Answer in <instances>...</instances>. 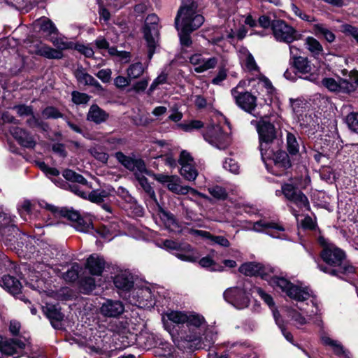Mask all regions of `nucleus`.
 <instances>
[{
    "label": "nucleus",
    "mask_w": 358,
    "mask_h": 358,
    "mask_svg": "<svg viewBox=\"0 0 358 358\" xmlns=\"http://www.w3.org/2000/svg\"><path fill=\"white\" fill-rule=\"evenodd\" d=\"M251 124L255 125L259 139V149L262 159L267 170L275 176H282L290 167L287 154L282 151L274 152L271 148L273 141L277 137L275 126L267 119L252 120Z\"/></svg>",
    "instance_id": "f257e3e1"
},
{
    "label": "nucleus",
    "mask_w": 358,
    "mask_h": 358,
    "mask_svg": "<svg viewBox=\"0 0 358 358\" xmlns=\"http://www.w3.org/2000/svg\"><path fill=\"white\" fill-rule=\"evenodd\" d=\"M239 271L245 275H261L274 289L286 293L291 299L301 301L308 299L310 296V293L307 289H303L292 284L284 277L266 273L264 268L260 264L255 262L245 263L239 267Z\"/></svg>",
    "instance_id": "f03ea898"
},
{
    "label": "nucleus",
    "mask_w": 358,
    "mask_h": 358,
    "mask_svg": "<svg viewBox=\"0 0 358 358\" xmlns=\"http://www.w3.org/2000/svg\"><path fill=\"white\" fill-rule=\"evenodd\" d=\"M320 243L324 248L321 252L322 260L329 266L318 264L319 269L331 275L340 276L341 274L348 275L355 272V268L345 263V253L332 243H327L324 238H320Z\"/></svg>",
    "instance_id": "7ed1b4c3"
},
{
    "label": "nucleus",
    "mask_w": 358,
    "mask_h": 358,
    "mask_svg": "<svg viewBox=\"0 0 358 358\" xmlns=\"http://www.w3.org/2000/svg\"><path fill=\"white\" fill-rule=\"evenodd\" d=\"M194 3L189 6H182L178 10L176 17V27L179 31L180 43L182 45L189 46L192 43L190 33L200 27L204 17L196 14Z\"/></svg>",
    "instance_id": "20e7f679"
},
{
    "label": "nucleus",
    "mask_w": 358,
    "mask_h": 358,
    "mask_svg": "<svg viewBox=\"0 0 358 358\" xmlns=\"http://www.w3.org/2000/svg\"><path fill=\"white\" fill-rule=\"evenodd\" d=\"M40 355L37 348H33L25 338H6L0 336V358H38Z\"/></svg>",
    "instance_id": "39448f33"
},
{
    "label": "nucleus",
    "mask_w": 358,
    "mask_h": 358,
    "mask_svg": "<svg viewBox=\"0 0 358 358\" xmlns=\"http://www.w3.org/2000/svg\"><path fill=\"white\" fill-rule=\"evenodd\" d=\"M298 287L303 289L306 288L310 293V297L308 299H306V301H308L311 298L310 301L311 303L312 310H308L307 308L309 306L308 303H301L300 306H296V308H287V313L288 317L290 319L291 322L295 327H296L297 328H301L303 325L307 324L310 320L313 319L314 316H316L315 319L314 320V322L319 325L321 320L320 317L317 316L318 315L320 310L316 299L313 296L311 290L309 289L308 287L301 286ZM293 299L294 300V299ZM304 301H306V300L301 301H298V302L301 303H303Z\"/></svg>",
    "instance_id": "423d86ee"
},
{
    "label": "nucleus",
    "mask_w": 358,
    "mask_h": 358,
    "mask_svg": "<svg viewBox=\"0 0 358 358\" xmlns=\"http://www.w3.org/2000/svg\"><path fill=\"white\" fill-rule=\"evenodd\" d=\"M187 316L185 324L191 333L186 336L185 340L187 342L195 343L196 348L210 347L214 343V336L212 334L210 340L206 336L205 341L201 337V333L205 327L204 317L195 313H187Z\"/></svg>",
    "instance_id": "0eeeda50"
},
{
    "label": "nucleus",
    "mask_w": 358,
    "mask_h": 358,
    "mask_svg": "<svg viewBox=\"0 0 358 358\" xmlns=\"http://www.w3.org/2000/svg\"><path fill=\"white\" fill-rule=\"evenodd\" d=\"M243 230L264 233L274 238L291 241L286 229L279 223L259 220L256 222L243 221L240 225Z\"/></svg>",
    "instance_id": "6e6552de"
},
{
    "label": "nucleus",
    "mask_w": 358,
    "mask_h": 358,
    "mask_svg": "<svg viewBox=\"0 0 358 358\" xmlns=\"http://www.w3.org/2000/svg\"><path fill=\"white\" fill-rule=\"evenodd\" d=\"M45 208L48 212V216L50 219L52 217L59 218L62 216L75 222V228L78 231L87 233L92 228V224L90 222H85L83 219L80 218L78 213L75 210L66 208L58 210L56 207L47 203L45 206Z\"/></svg>",
    "instance_id": "1a4fd4ad"
},
{
    "label": "nucleus",
    "mask_w": 358,
    "mask_h": 358,
    "mask_svg": "<svg viewBox=\"0 0 358 358\" xmlns=\"http://www.w3.org/2000/svg\"><path fill=\"white\" fill-rule=\"evenodd\" d=\"M128 301L141 308H150L155 305V299L151 289L148 287H136L129 291Z\"/></svg>",
    "instance_id": "9d476101"
},
{
    "label": "nucleus",
    "mask_w": 358,
    "mask_h": 358,
    "mask_svg": "<svg viewBox=\"0 0 358 358\" xmlns=\"http://www.w3.org/2000/svg\"><path fill=\"white\" fill-rule=\"evenodd\" d=\"M158 21L159 18L155 14L149 15L145 19L143 32L148 47V58L150 59H151L154 54L158 40Z\"/></svg>",
    "instance_id": "9b49d317"
},
{
    "label": "nucleus",
    "mask_w": 358,
    "mask_h": 358,
    "mask_svg": "<svg viewBox=\"0 0 358 358\" xmlns=\"http://www.w3.org/2000/svg\"><path fill=\"white\" fill-rule=\"evenodd\" d=\"M231 94L236 105L245 111L252 113L257 106V98L249 92L242 89V82L231 90Z\"/></svg>",
    "instance_id": "f8f14e48"
},
{
    "label": "nucleus",
    "mask_w": 358,
    "mask_h": 358,
    "mask_svg": "<svg viewBox=\"0 0 358 358\" xmlns=\"http://www.w3.org/2000/svg\"><path fill=\"white\" fill-rule=\"evenodd\" d=\"M203 137L210 145L219 150L226 149L231 142L229 136L224 133L218 124L208 126Z\"/></svg>",
    "instance_id": "ddd939ff"
},
{
    "label": "nucleus",
    "mask_w": 358,
    "mask_h": 358,
    "mask_svg": "<svg viewBox=\"0 0 358 358\" xmlns=\"http://www.w3.org/2000/svg\"><path fill=\"white\" fill-rule=\"evenodd\" d=\"M271 28L273 36L278 41L291 43L299 38L296 29L283 20H274Z\"/></svg>",
    "instance_id": "4468645a"
},
{
    "label": "nucleus",
    "mask_w": 358,
    "mask_h": 358,
    "mask_svg": "<svg viewBox=\"0 0 358 358\" xmlns=\"http://www.w3.org/2000/svg\"><path fill=\"white\" fill-rule=\"evenodd\" d=\"M163 245L166 249L178 251L176 253V256L182 261L193 262L199 258V254L189 244H181L171 240H166Z\"/></svg>",
    "instance_id": "2eb2a0df"
},
{
    "label": "nucleus",
    "mask_w": 358,
    "mask_h": 358,
    "mask_svg": "<svg viewBox=\"0 0 358 358\" xmlns=\"http://www.w3.org/2000/svg\"><path fill=\"white\" fill-rule=\"evenodd\" d=\"M281 192L287 199L295 204L301 210H309L310 205L308 198L292 185L284 184L282 186Z\"/></svg>",
    "instance_id": "dca6fc26"
},
{
    "label": "nucleus",
    "mask_w": 358,
    "mask_h": 358,
    "mask_svg": "<svg viewBox=\"0 0 358 358\" xmlns=\"http://www.w3.org/2000/svg\"><path fill=\"white\" fill-rule=\"evenodd\" d=\"M224 297L227 302L238 309H243L248 307L250 302L248 294L239 287L227 289L224 292Z\"/></svg>",
    "instance_id": "f3484780"
},
{
    "label": "nucleus",
    "mask_w": 358,
    "mask_h": 358,
    "mask_svg": "<svg viewBox=\"0 0 358 358\" xmlns=\"http://www.w3.org/2000/svg\"><path fill=\"white\" fill-rule=\"evenodd\" d=\"M178 162L181 166V176L187 180L194 181L198 176V172L194 166V159L190 153L186 150H182L180 152Z\"/></svg>",
    "instance_id": "a211bd4d"
},
{
    "label": "nucleus",
    "mask_w": 358,
    "mask_h": 358,
    "mask_svg": "<svg viewBox=\"0 0 358 358\" xmlns=\"http://www.w3.org/2000/svg\"><path fill=\"white\" fill-rule=\"evenodd\" d=\"M154 178L159 182L165 185L167 189L171 192L179 194L186 195L187 188L181 185V179L176 175H166L158 173L154 176Z\"/></svg>",
    "instance_id": "6ab92c4d"
},
{
    "label": "nucleus",
    "mask_w": 358,
    "mask_h": 358,
    "mask_svg": "<svg viewBox=\"0 0 358 358\" xmlns=\"http://www.w3.org/2000/svg\"><path fill=\"white\" fill-rule=\"evenodd\" d=\"M34 269L37 270L38 273H41V276L43 278H39L38 275H29V280L27 282V285L32 288L33 289L37 290L39 292H46L48 287L46 286V282L44 281L43 278L46 277L45 272L48 274L51 273V271H54L53 268L48 265H44L41 264H38Z\"/></svg>",
    "instance_id": "aec40b11"
},
{
    "label": "nucleus",
    "mask_w": 358,
    "mask_h": 358,
    "mask_svg": "<svg viewBox=\"0 0 358 358\" xmlns=\"http://www.w3.org/2000/svg\"><path fill=\"white\" fill-rule=\"evenodd\" d=\"M29 52L49 59H59L63 57V53L41 41L30 45Z\"/></svg>",
    "instance_id": "412c9836"
},
{
    "label": "nucleus",
    "mask_w": 358,
    "mask_h": 358,
    "mask_svg": "<svg viewBox=\"0 0 358 358\" xmlns=\"http://www.w3.org/2000/svg\"><path fill=\"white\" fill-rule=\"evenodd\" d=\"M189 62L194 66L195 72L203 73L214 69L217 64V59L215 57L205 58L201 54L196 53L189 57Z\"/></svg>",
    "instance_id": "4be33fe9"
},
{
    "label": "nucleus",
    "mask_w": 358,
    "mask_h": 358,
    "mask_svg": "<svg viewBox=\"0 0 358 358\" xmlns=\"http://www.w3.org/2000/svg\"><path fill=\"white\" fill-rule=\"evenodd\" d=\"M115 157L126 169L134 171L136 173H144L146 168L144 162L141 159H134L126 156L122 152L115 153Z\"/></svg>",
    "instance_id": "5701e85b"
},
{
    "label": "nucleus",
    "mask_w": 358,
    "mask_h": 358,
    "mask_svg": "<svg viewBox=\"0 0 358 358\" xmlns=\"http://www.w3.org/2000/svg\"><path fill=\"white\" fill-rule=\"evenodd\" d=\"M187 312L178 310H168L162 316L164 328L171 333L172 330L171 323L180 325L185 324L187 316Z\"/></svg>",
    "instance_id": "b1692460"
},
{
    "label": "nucleus",
    "mask_w": 358,
    "mask_h": 358,
    "mask_svg": "<svg viewBox=\"0 0 358 358\" xmlns=\"http://www.w3.org/2000/svg\"><path fill=\"white\" fill-rule=\"evenodd\" d=\"M124 310L122 303L120 301L107 300L101 308V313L106 317H115L121 315Z\"/></svg>",
    "instance_id": "393cba45"
},
{
    "label": "nucleus",
    "mask_w": 358,
    "mask_h": 358,
    "mask_svg": "<svg viewBox=\"0 0 358 358\" xmlns=\"http://www.w3.org/2000/svg\"><path fill=\"white\" fill-rule=\"evenodd\" d=\"M42 310L45 315L49 319L52 326L57 329L59 327V322L63 320L64 315L57 308L55 305L46 303L42 306Z\"/></svg>",
    "instance_id": "a878e982"
},
{
    "label": "nucleus",
    "mask_w": 358,
    "mask_h": 358,
    "mask_svg": "<svg viewBox=\"0 0 358 358\" xmlns=\"http://www.w3.org/2000/svg\"><path fill=\"white\" fill-rule=\"evenodd\" d=\"M86 267L92 275H101L105 267V261L99 255L93 254L87 258Z\"/></svg>",
    "instance_id": "bb28decb"
},
{
    "label": "nucleus",
    "mask_w": 358,
    "mask_h": 358,
    "mask_svg": "<svg viewBox=\"0 0 358 358\" xmlns=\"http://www.w3.org/2000/svg\"><path fill=\"white\" fill-rule=\"evenodd\" d=\"M10 133L23 147L32 148L35 146L36 142L33 137L23 129L14 127L10 129Z\"/></svg>",
    "instance_id": "cd10ccee"
},
{
    "label": "nucleus",
    "mask_w": 358,
    "mask_h": 358,
    "mask_svg": "<svg viewBox=\"0 0 358 358\" xmlns=\"http://www.w3.org/2000/svg\"><path fill=\"white\" fill-rule=\"evenodd\" d=\"M156 223L171 231H176L178 228L173 215L162 210L159 211L158 217L156 218Z\"/></svg>",
    "instance_id": "c85d7f7f"
},
{
    "label": "nucleus",
    "mask_w": 358,
    "mask_h": 358,
    "mask_svg": "<svg viewBox=\"0 0 358 358\" xmlns=\"http://www.w3.org/2000/svg\"><path fill=\"white\" fill-rule=\"evenodd\" d=\"M156 223L171 231H176L178 228L173 215L162 210L159 211L158 217L156 218Z\"/></svg>",
    "instance_id": "c756f323"
},
{
    "label": "nucleus",
    "mask_w": 358,
    "mask_h": 358,
    "mask_svg": "<svg viewBox=\"0 0 358 358\" xmlns=\"http://www.w3.org/2000/svg\"><path fill=\"white\" fill-rule=\"evenodd\" d=\"M75 76L78 82L85 85L94 86L99 90H102V86L91 75L87 73L82 66H78L75 71Z\"/></svg>",
    "instance_id": "7c9ffc66"
},
{
    "label": "nucleus",
    "mask_w": 358,
    "mask_h": 358,
    "mask_svg": "<svg viewBox=\"0 0 358 358\" xmlns=\"http://www.w3.org/2000/svg\"><path fill=\"white\" fill-rule=\"evenodd\" d=\"M1 285L14 296L20 294L22 289V285L20 282L15 277L9 275H4L2 278Z\"/></svg>",
    "instance_id": "2f4dec72"
},
{
    "label": "nucleus",
    "mask_w": 358,
    "mask_h": 358,
    "mask_svg": "<svg viewBox=\"0 0 358 358\" xmlns=\"http://www.w3.org/2000/svg\"><path fill=\"white\" fill-rule=\"evenodd\" d=\"M238 57L241 61V64L248 71H257L258 69V66L255 62V60L252 55V54L249 52V50L245 48H241L238 50Z\"/></svg>",
    "instance_id": "473e14b6"
},
{
    "label": "nucleus",
    "mask_w": 358,
    "mask_h": 358,
    "mask_svg": "<svg viewBox=\"0 0 358 358\" xmlns=\"http://www.w3.org/2000/svg\"><path fill=\"white\" fill-rule=\"evenodd\" d=\"M108 118V114L96 104L90 106L87 115V120L96 124L104 122Z\"/></svg>",
    "instance_id": "72a5a7b5"
},
{
    "label": "nucleus",
    "mask_w": 358,
    "mask_h": 358,
    "mask_svg": "<svg viewBox=\"0 0 358 358\" xmlns=\"http://www.w3.org/2000/svg\"><path fill=\"white\" fill-rule=\"evenodd\" d=\"M114 189L110 187H106L104 189H99L92 191L88 194V199L94 203H101L105 199L109 197L113 193Z\"/></svg>",
    "instance_id": "f704fd0d"
},
{
    "label": "nucleus",
    "mask_w": 358,
    "mask_h": 358,
    "mask_svg": "<svg viewBox=\"0 0 358 358\" xmlns=\"http://www.w3.org/2000/svg\"><path fill=\"white\" fill-rule=\"evenodd\" d=\"M34 26L36 28H38L40 31L48 35H50L57 31V28L53 22L45 17H43L37 20L34 22Z\"/></svg>",
    "instance_id": "c9c22d12"
},
{
    "label": "nucleus",
    "mask_w": 358,
    "mask_h": 358,
    "mask_svg": "<svg viewBox=\"0 0 358 358\" xmlns=\"http://www.w3.org/2000/svg\"><path fill=\"white\" fill-rule=\"evenodd\" d=\"M306 48L315 57H317L323 53V48L320 43L312 36H308L305 40Z\"/></svg>",
    "instance_id": "e433bc0d"
},
{
    "label": "nucleus",
    "mask_w": 358,
    "mask_h": 358,
    "mask_svg": "<svg viewBox=\"0 0 358 358\" xmlns=\"http://www.w3.org/2000/svg\"><path fill=\"white\" fill-rule=\"evenodd\" d=\"M294 66L299 73L306 74L311 71L312 66L307 57H294Z\"/></svg>",
    "instance_id": "4c0bfd02"
},
{
    "label": "nucleus",
    "mask_w": 358,
    "mask_h": 358,
    "mask_svg": "<svg viewBox=\"0 0 358 358\" xmlns=\"http://www.w3.org/2000/svg\"><path fill=\"white\" fill-rule=\"evenodd\" d=\"M115 287L122 290H129L133 287L131 277L126 273H121L115 276L114 279Z\"/></svg>",
    "instance_id": "58836bf2"
},
{
    "label": "nucleus",
    "mask_w": 358,
    "mask_h": 358,
    "mask_svg": "<svg viewBox=\"0 0 358 358\" xmlns=\"http://www.w3.org/2000/svg\"><path fill=\"white\" fill-rule=\"evenodd\" d=\"M321 341L323 345L330 347L336 355L345 354L344 348L339 341L334 340L327 335L322 336Z\"/></svg>",
    "instance_id": "ea45409f"
},
{
    "label": "nucleus",
    "mask_w": 358,
    "mask_h": 358,
    "mask_svg": "<svg viewBox=\"0 0 358 358\" xmlns=\"http://www.w3.org/2000/svg\"><path fill=\"white\" fill-rule=\"evenodd\" d=\"M136 178L138 182V184L143 188V189L148 194V195L152 199L156 201L157 199L155 191L153 188L151 187L150 184L148 182V179L143 175V173H136Z\"/></svg>",
    "instance_id": "a19ab883"
},
{
    "label": "nucleus",
    "mask_w": 358,
    "mask_h": 358,
    "mask_svg": "<svg viewBox=\"0 0 358 358\" xmlns=\"http://www.w3.org/2000/svg\"><path fill=\"white\" fill-rule=\"evenodd\" d=\"M313 32L316 36H323L329 43L335 40L334 34L328 29L323 24H315L313 27Z\"/></svg>",
    "instance_id": "79ce46f5"
},
{
    "label": "nucleus",
    "mask_w": 358,
    "mask_h": 358,
    "mask_svg": "<svg viewBox=\"0 0 358 358\" xmlns=\"http://www.w3.org/2000/svg\"><path fill=\"white\" fill-rule=\"evenodd\" d=\"M145 69L141 62H136L129 66L127 70V74L129 79H136L143 75Z\"/></svg>",
    "instance_id": "37998d69"
},
{
    "label": "nucleus",
    "mask_w": 358,
    "mask_h": 358,
    "mask_svg": "<svg viewBox=\"0 0 358 358\" xmlns=\"http://www.w3.org/2000/svg\"><path fill=\"white\" fill-rule=\"evenodd\" d=\"M63 176L65 179L72 182H77L81 185L88 187L87 180L83 176L79 175L72 170L67 169L63 173Z\"/></svg>",
    "instance_id": "c03bdc74"
},
{
    "label": "nucleus",
    "mask_w": 358,
    "mask_h": 358,
    "mask_svg": "<svg viewBox=\"0 0 358 358\" xmlns=\"http://www.w3.org/2000/svg\"><path fill=\"white\" fill-rule=\"evenodd\" d=\"M252 293L258 294L261 299H263L264 302L269 306L273 313L275 310L279 314L278 311L274 307V302L271 295L268 294L262 288L258 287H253L252 289Z\"/></svg>",
    "instance_id": "a18cd8bd"
},
{
    "label": "nucleus",
    "mask_w": 358,
    "mask_h": 358,
    "mask_svg": "<svg viewBox=\"0 0 358 358\" xmlns=\"http://www.w3.org/2000/svg\"><path fill=\"white\" fill-rule=\"evenodd\" d=\"M81 269L82 268L78 264L74 263L72 264L71 268L63 274V278L66 282H74L78 278L79 273Z\"/></svg>",
    "instance_id": "49530a36"
},
{
    "label": "nucleus",
    "mask_w": 358,
    "mask_h": 358,
    "mask_svg": "<svg viewBox=\"0 0 358 358\" xmlns=\"http://www.w3.org/2000/svg\"><path fill=\"white\" fill-rule=\"evenodd\" d=\"M287 147L291 155H296L299 150V143L296 136L290 132L287 134Z\"/></svg>",
    "instance_id": "de8ad7c7"
},
{
    "label": "nucleus",
    "mask_w": 358,
    "mask_h": 358,
    "mask_svg": "<svg viewBox=\"0 0 358 358\" xmlns=\"http://www.w3.org/2000/svg\"><path fill=\"white\" fill-rule=\"evenodd\" d=\"M50 41L57 48V50L62 52L63 50L73 49V43L68 41L66 39L59 37L52 38Z\"/></svg>",
    "instance_id": "09e8293b"
},
{
    "label": "nucleus",
    "mask_w": 358,
    "mask_h": 358,
    "mask_svg": "<svg viewBox=\"0 0 358 358\" xmlns=\"http://www.w3.org/2000/svg\"><path fill=\"white\" fill-rule=\"evenodd\" d=\"M340 92L350 93L354 92L357 88L355 81L349 79H341L339 81Z\"/></svg>",
    "instance_id": "8fccbe9b"
},
{
    "label": "nucleus",
    "mask_w": 358,
    "mask_h": 358,
    "mask_svg": "<svg viewBox=\"0 0 358 358\" xmlns=\"http://www.w3.org/2000/svg\"><path fill=\"white\" fill-rule=\"evenodd\" d=\"M208 191L213 197L218 200H224L227 196L225 189L218 185L208 187Z\"/></svg>",
    "instance_id": "3c124183"
},
{
    "label": "nucleus",
    "mask_w": 358,
    "mask_h": 358,
    "mask_svg": "<svg viewBox=\"0 0 358 358\" xmlns=\"http://www.w3.org/2000/svg\"><path fill=\"white\" fill-rule=\"evenodd\" d=\"M345 122L351 131L358 134V113L352 112L348 114Z\"/></svg>",
    "instance_id": "603ef678"
},
{
    "label": "nucleus",
    "mask_w": 358,
    "mask_h": 358,
    "mask_svg": "<svg viewBox=\"0 0 358 358\" xmlns=\"http://www.w3.org/2000/svg\"><path fill=\"white\" fill-rule=\"evenodd\" d=\"M290 208H291L292 214L296 217L298 223L300 224L301 226L303 229H312L314 228L315 222L310 217H309V216L305 217L304 219L302 220L301 222H299V218H298V216H299L298 212L292 206H290Z\"/></svg>",
    "instance_id": "864d4df0"
},
{
    "label": "nucleus",
    "mask_w": 358,
    "mask_h": 358,
    "mask_svg": "<svg viewBox=\"0 0 358 358\" xmlns=\"http://www.w3.org/2000/svg\"><path fill=\"white\" fill-rule=\"evenodd\" d=\"M178 127L186 132H191L194 130L201 129L203 127V124L200 120H192L187 123H181Z\"/></svg>",
    "instance_id": "5fc2aeb1"
},
{
    "label": "nucleus",
    "mask_w": 358,
    "mask_h": 358,
    "mask_svg": "<svg viewBox=\"0 0 358 358\" xmlns=\"http://www.w3.org/2000/svg\"><path fill=\"white\" fill-rule=\"evenodd\" d=\"M71 96L72 101L77 105L85 104L90 99V96L88 94L78 91H73Z\"/></svg>",
    "instance_id": "6e6d98bb"
},
{
    "label": "nucleus",
    "mask_w": 358,
    "mask_h": 358,
    "mask_svg": "<svg viewBox=\"0 0 358 358\" xmlns=\"http://www.w3.org/2000/svg\"><path fill=\"white\" fill-rule=\"evenodd\" d=\"M273 317L275 319V323L281 329V331H282L283 336H285V338H286V340L288 341L289 342L292 343L293 341V336H292V334L290 332L286 331V329L283 327L282 320H280V315L275 310L273 311Z\"/></svg>",
    "instance_id": "4d7b16f0"
},
{
    "label": "nucleus",
    "mask_w": 358,
    "mask_h": 358,
    "mask_svg": "<svg viewBox=\"0 0 358 358\" xmlns=\"http://www.w3.org/2000/svg\"><path fill=\"white\" fill-rule=\"evenodd\" d=\"M73 49L76 50L87 57H92L94 53L93 49L89 45L82 43L73 44Z\"/></svg>",
    "instance_id": "13d9d810"
},
{
    "label": "nucleus",
    "mask_w": 358,
    "mask_h": 358,
    "mask_svg": "<svg viewBox=\"0 0 358 358\" xmlns=\"http://www.w3.org/2000/svg\"><path fill=\"white\" fill-rule=\"evenodd\" d=\"M42 114L45 118L57 119L62 117V113L57 108L52 106L45 108L43 110Z\"/></svg>",
    "instance_id": "bf43d9fd"
},
{
    "label": "nucleus",
    "mask_w": 358,
    "mask_h": 358,
    "mask_svg": "<svg viewBox=\"0 0 358 358\" xmlns=\"http://www.w3.org/2000/svg\"><path fill=\"white\" fill-rule=\"evenodd\" d=\"M322 85L331 92H340V83H337L334 79L326 78L322 80Z\"/></svg>",
    "instance_id": "052dcab7"
},
{
    "label": "nucleus",
    "mask_w": 358,
    "mask_h": 358,
    "mask_svg": "<svg viewBox=\"0 0 358 358\" xmlns=\"http://www.w3.org/2000/svg\"><path fill=\"white\" fill-rule=\"evenodd\" d=\"M223 168L232 173H238L239 166L238 163L233 159H227L223 163Z\"/></svg>",
    "instance_id": "680f3d73"
},
{
    "label": "nucleus",
    "mask_w": 358,
    "mask_h": 358,
    "mask_svg": "<svg viewBox=\"0 0 358 358\" xmlns=\"http://www.w3.org/2000/svg\"><path fill=\"white\" fill-rule=\"evenodd\" d=\"M80 285L86 292L92 291L96 287L95 280L92 277H87L81 280Z\"/></svg>",
    "instance_id": "e2e57ef3"
},
{
    "label": "nucleus",
    "mask_w": 358,
    "mask_h": 358,
    "mask_svg": "<svg viewBox=\"0 0 358 358\" xmlns=\"http://www.w3.org/2000/svg\"><path fill=\"white\" fill-rule=\"evenodd\" d=\"M131 82V79L129 77H124L122 76H118L114 79V85L115 86L120 90L124 89V87L129 85Z\"/></svg>",
    "instance_id": "0e129e2a"
},
{
    "label": "nucleus",
    "mask_w": 358,
    "mask_h": 358,
    "mask_svg": "<svg viewBox=\"0 0 358 358\" xmlns=\"http://www.w3.org/2000/svg\"><path fill=\"white\" fill-rule=\"evenodd\" d=\"M91 154L92 155L96 158L97 160L106 163L108 159V155L105 152L102 151L99 148H93L91 150Z\"/></svg>",
    "instance_id": "69168bd1"
},
{
    "label": "nucleus",
    "mask_w": 358,
    "mask_h": 358,
    "mask_svg": "<svg viewBox=\"0 0 358 358\" xmlns=\"http://www.w3.org/2000/svg\"><path fill=\"white\" fill-rule=\"evenodd\" d=\"M38 165L41 170L43 171L47 176H57L59 174V172L57 169L49 167L44 162H38Z\"/></svg>",
    "instance_id": "338daca9"
},
{
    "label": "nucleus",
    "mask_w": 358,
    "mask_h": 358,
    "mask_svg": "<svg viewBox=\"0 0 358 358\" xmlns=\"http://www.w3.org/2000/svg\"><path fill=\"white\" fill-rule=\"evenodd\" d=\"M343 31L346 34L352 36L358 43V28L350 24H344Z\"/></svg>",
    "instance_id": "774afa93"
}]
</instances>
